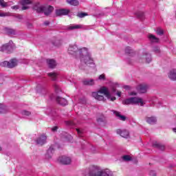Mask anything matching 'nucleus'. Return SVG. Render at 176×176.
<instances>
[{
	"mask_svg": "<svg viewBox=\"0 0 176 176\" xmlns=\"http://www.w3.org/2000/svg\"><path fill=\"white\" fill-rule=\"evenodd\" d=\"M113 112L117 118H119L120 120H122V122H126V116L120 115V112L116 111H113Z\"/></svg>",
	"mask_w": 176,
	"mask_h": 176,
	"instance_id": "19",
	"label": "nucleus"
},
{
	"mask_svg": "<svg viewBox=\"0 0 176 176\" xmlns=\"http://www.w3.org/2000/svg\"><path fill=\"white\" fill-rule=\"evenodd\" d=\"M69 13V10L65 9L56 10V16H67Z\"/></svg>",
	"mask_w": 176,
	"mask_h": 176,
	"instance_id": "11",
	"label": "nucleus"
},
{
	"mask_svg": "<svg viewBox=\"0 0 176 176\" xmlns=\"http://www.w3.org/2000/svg\"><path fill=\"white\" fill-rule=\"evenodd\" d=\"M146 121L148 124H155L157 122L156 117H147L146 118Z\"/></svg>",
	"mask_w": 176,
	"mask_h": 176,
	"instance_id": "17",
	"label": "nucleus"
},
{
	"mask_svg": "<svg viewBox=\"0 0 176 176\" xmlns=\"http://www.w3.org/2000/svg\"><path fill=\"white\" fill-rule=\"evenodd\" d=\"M149 174L151 176H156V172L155 170H151Z\"/></svg>",
	"mask_w": 176,
	"mask_h": 176,
	"instance_id": "44",
	"label": "nucleus"
},
{
	"mask_svg": "<svg viewBox=\"0 0 176 176\" xmlns=\"http://www.w3.org/2000/svg\"><path fill=\"white\" fill-rule=\"evenodd\" d=\"M56 101L58 103L60 104V105H62L63 107H65V105H67V104H68V102L67 101V100L64 98H61L60 96H58L56 98Z\"/></svg>",
	"mask_w": 176,
	"mask_h": 176,
	"instance_id": "15",
	"label": "nucleus"
},
{
	"mask_svg": "<svg viewBox=\"0 0 176 176\" xmlns=\"http://www.w3.org/2000/svg\"><path fill=\"white\" fill-rule=\"evenodd\" d=\"M27 9H30V7L25 6H23L22 10H27Z\"/></svg>",
	"mask_w": 176,
	"mask_h": 176,
	"instance_id": "47",
	"label": "nucleus"
},
{
	"mask_svg": "<svg viewBox=\"0 0 176 176\" xmlns=\"http://www.w3.org/2000/svg\"><path fill=\"white\" fill-rule=\"evenodd\" d=\"M47 64L49 68H51L52 69L56 68V66L57 65V63L54 60V59H47Z\"/></svg>",
	"mask_w": 176,
	"mask_h": 176,
	"instance_id": "13",
	"label": "nucleus"
},
{
	"mask_svg": "<svg viewBox=\"0 0 176 176\" xmlns=\"http://www.w3.org/2000/svg\"><path fill=\"white\" fill-rule=\"evenodd\" d=\"M116 133L121 137H123V138H127V137H129V135H130V133L129 132V131H127L126 129H123V130L117 129Z\"/></svg>",
	"mask_w": 176,
	"mask_h": 176,
	"instance_id": "9",
	"label": "nucleus"
},
{
	"mask_svg": "<svg viewBox=\"0 0 176 176\" xmlns=\"http://www.w3.org/2000/svg\"><path fill=\"white\" fill-rule=\"evenodd\" d=\"M83 176H112V172L108 169L101 170L98 166L91 165L84 172Z\"/></svg>",
	"mask_w": 176,
	"mask_h": 176,
	"instance_id": "1",
	"label": "nucleus"
},
{
	"mask_svg": "<svg viewBox=\"0 0 176 176\" xmlns=\"http://www.w3.org/2000/svg\"><path fill=\"white\" fill-rule=\"evenodd\" d=\"M54 10V8L52 6H45L43 13L45 16H49L52 12Z\"/></svg>",
	"mask_w": 176,
	"mask_h": 176,
	"instance_id": "10",
	"label": "nucleus"
},
{
	"mask_svg": "<svg viewBox=\"0 0 176 176\" xmlns=\"http://www.w3.org/2000/svg\"><path fill=\"white\" fill-rule=\"evenodd\" d=\"M131 100L132 101V104H140L141 107L144 105V102L141 98L133 97L131 98Z\"/></svg>",
	"mask_w": 176,
	"mask_h": 176,
	"instance_id": "14",
	"label": "nucleus"
},
{
	"mask_svg": "<svg viewBox=\"0 0 176 176\" xmlns=\"http://www.w3.org/2000/svg\"><path fill=\"white\" fill-rule=\"evenodd\" d=\"M138 17H139L140 19H141V17H144V12H138L137 14Z\"/></svg>",
	"mask_w": 176,
	"mask_h": 176,
	"instance_id": "42",
	"label": "nucleus"
},
{
	"mask_svg": "<svg viewBox=\"0 0 176 176\" xmlns=\"http://www.w3.org/2000/svg\"><path fill=\"white\" fill-rule=\"evenodd\" d=\"M22 115H24L25 116H30V115H31V112H30L27 110H23L22 111Z\"/></svg>",
	"mask_w": 176,
	"mask_h": 176,
	"instance_id": "39",
	"label": "nucleus"
},
{
	"mask_svg": "<svg viewBox=\"0 0 176 176\" xmlns=\"http://www.w3.org/2000/svg\"><path fill=\"white\" fill-rule=\"evenodd\" d=\"M137 90L138 93L144 94L146 93L148 90V85L146 84H140L137 87Z\"/></svg>",
	"mask_w": 176,
	"mask_h": 176,
	"instance_id": "8",
	"label": "nucleus"
},
{
	"mask_svg": "<svg viewBox=\"0 0 176 176\" xmlns=\"http://www.w3.org/2000/svg\"><path fill=\"white\" fill-rule=\"evenodd\" d=\"M156 34L157 35L162 36V35H163L164 34V31L161 28H157V30H156Z\"/></svg>",
	"mask_w": 176,
	"mask_h": 176,
	"instance_id": "32",
	"label": "nucleus"
},
{
	"mask_svg": "<svg viewBox=\"0 0 176 176\" xmlns=\"http://www.w3.org/2000/svg\"><path fill=\"white\" fill-rule=\"evenodd\" d=\"M129 95L130 96H137V93L136 92H131L130 94H129Z\"/></svg>",
	"mask_w": 176,
	"mask_h": 176,
	"instance_id": "50",
	"label": "nucleus"
},
{
	"mask_svg": "<svg viewBox=\"0 0 176 176\" xmlns=\"http://www.w3.org/2000/svg\"><path fill=\"white\" fill-rule=\"evenodd\" d=\"M44 24H45V25H49V24H50V22L47 21L44 22Z\"/></svg>",
	"mask_w": 176,
	"mask_h": 176,
	"instance_id": "52",
	"label": "nucleus"
},
{
	"mask_svg": "<svg viewBox=\"0 0 176 176\" xmlns=\"http://www.w3.org/2000/svg\"><path fill=\"white\" fill-rule=\"evenodd\" d=\"M5 32L8 34V35H16V30L12 29L10 28H5Z\"/></svg>",
	"mask_w": 176,
	"mask_h": 176,
	"instance_id": "20",
	"label": "nucleus"
},
{
	"mask_svg": "<svg viewBox=\"0 0 176 176\" xmlns=\"http://www.w3.org/2000/svg\"><path fill=\"white\" fill-rule=\"evenodd\" d=\"M122 104H123V105L133 104L132 101H131V98H129L128 99L123 100Z\"/></svg>",
	"mask_w": 176,
	"mask_h": 176,
	"instance_id": "29",
	"label": "nucleus"
},
{
	"mask_svg": "<svg viewBox=\"0 0 176 176\" xmlns=\"http://www.w3.org/2000/svg\"><path fill=\"white\" fill-rule=\"evenodd\" d=\"M101 94H104V96H105V97L107 98H110L111 97V94H109V91H108V88L106 87H100L98 92H93L92 97H94L96 100H98V101H103L104 96Z\"/></svg>",
	"mask_w": 176,
	"mask_h": 176,
	"instance_id": "2",
	"label": "nucleus"
},
{
	"mask_svg": "<svg viewBox=\"0 0 176 176\" xmlns=\"http://www.w3.org/2000/svg\"><path fill=\"white\" fill-rule=\"evenodd\" d=\"M125 53L126 54H131L133 53V50L130 47H126L125 49Z\"/></svg>",
	"mask_w": 176,
	"mask_h": 176,
	"instance_id": "36",
	"label": "nucleus"
},
{
	"mask_svg": "<svg viewBox=\"0 0 176 176\" xmlns=\"http://www.w3.org/2000/svg\"><path fill=\"white\" fill-rule=\"evenodd\" d=\"M117 96H118V97H120L122 96V92L120 91H117Z\"/></svg>",
	"mask_w": 176,
	"mask_h": 176,
	"instance_id": "51",
	"label": "nucleus"
},
{
	"mask_svg": "<svg viewBox=\"0 0 176 176\" xmlns=\"http://www.w3.org/2000/svg\"><path fill=\"white\" fill-rule=\"evenodd\" d=\"M80 60L82 63H85L86 65L94 64V60H93V58H91V55L88 53L86 55L81 56Z\"/></svg>",
	"mask_w": 176,
	"mask_h": 176,
	"instance_id": "4",
	"label": "nucleus"
},
{
	"mask_svg": "<svg viewBox=\"0 0 176 176\" xmlns=\"http://www.w3.org/2000/svg\"><path fill=\"white\" fill-rule=\"evenodd\" d=\"M8 112V107L4 104H0V113H6Z\"/></svg>",
	"mask_w": 176,
	"mask_h": 176,
	"instance_id": "26",
	"label": "nucleus"
},
{
	"mask_svg": "<svg viewBox=\"0 0 176 176\" xmlns=\"http://www.w3.org/2000/svg\"><path fill=\"white\" fill-rule=\"evenodd\" d=\"M153 52H155V53H160V48H159V47H155Z\"/></svg>",
	"mask_w": 176,
	"mask_h": 176,
	"instance_id": "41",
	"label": "nucleus"
},
{
	"mask_svg": "<svg viewBox=\"0 0 176 176\" xmlns=\"http://www.w3.org/2000/svg\"><path fill=\"white\" fill-rule=\"evenodd\" d=\"M27 27H28V28H32V23H27Z\"/></svg>",
	"mask_w": 176,
	"mask_h": 176,
	"instance_id": "48",
	"label": "nucleus"
},
{
	"mask_svg": "<svg viewBox=\"0 0 176 176\" xmlns=\"http://www.w3.org/2000/svg\"><path fill=\"white\" fill-rule=\"evenodd\" d=\"M98 123H102L104 122V118H99L97 119Z\"/></svg>",
	"mask_w": 176,
	"mask_h": 176,
	"instance_id": "43",
	"label": "nucleus"
},
{
	"mask_svg": "<svg viewBox=\"0 0 176 176\" xmlns=\"http://www.w3.org/2000/svg\"><path fill=\"white\" fill-rule=\"evenodd\" d=\"M68 52L69 54H73L78 52V47L76 45H70L68 48Z\"/></svg>",
	"mask_w": 176,
	"mask_h": 176,
	"instance_id": "21",
	"label": "nucleus"
},
{
	"mask_svg": "<svg viewBox=\"0 0 176 176\" xmlns=\"http://www.w3.org/2000/svg\"><path fill=\"white\" fill-rule=\"evenodd\" d=\"M122 159L125 162H130V160H131V157L130 155H124Z\"/></svg>",
	"mask_w": 176,
	"mask_h": 176,
	"instance_id": "37",
	"label": "nucleus"
},
{
	"mask_svg": "<svg viewBox=\"0 0 176 176\" xmlns=\"http://www.w3.org/2000/svg\"><path fill=\"white\" fill-rule=\"evenodd\" d=\"M58 160L61 164H71V158L66 156L59 157Z\"/></svg>",
	"mask_w": 176,
	"mask_h": 176,
	"instance_id": "7",
	"label": "nucleus"
},
{
	"mask_svg": "<svg viewBox=\"0 0 176 176\" xmlns=\"http://www.w3.org/2000/svg\"><path fill=\"white\" fill-rule=\"evenodd\" d=\"M82 28V25H71L67 27L68 31H72V30H79Z\"/></svg>",
	"mask_w": 176,
	"mask_h": 176,
	"instance_id": "24",
	"label": "nucleus"
},
{
	"mask_svg": "<svg viewBox=\"0 0 176 176\" xmlns=\"http://www.w3.org/2000/svg\"><path fill=\"white\" fill-rule=\"evenodd\" d=\"M45 10V6H40L38 9L36 10V13H43Z\"/></svg>",
	"mask_w": 176,
	"mask_h": 176,
	"instance_id": "31",
	"label": "nucleus"
},
{
	"mask_svg": "<svg viewBox=\"0 0 176 176\" xmlns=\"http://www.w3.org/2000/svg\"><path fill=\"white\" fill-rule=\"evenodd\" d=\"M142 58L143 60H146V63H147L148 64H149V63H151V61H152V58L151 56V54L146 53L145 55H143L142 56Z\"/></svg>",
	"mask_w": 176,
	"mask_h": 176,
	"instance_id": "22",
	"label": "nucleus"
},
{
	"mask_svg": "<svg viewBox=\"0 0 176 176\" xmlns=\"http://www.w3.org/2000/svg\"><path fill=\"white\" fill-rule=\"evenodd\" d=\"M168 76L169 78V79H170V80H176V69H172L168 74Z\"/></svg>",
	"mask_w": 176,
	"mask_h": 176,
	"instance_id": "12",
	"label": "nucleus"
},
{
	"mask_svg": "<svg viewBox=\"0 0 176 176\" xmlns=\"http://www.w3.org/2000/svg\"><path fill=\"white\" fill-rule=\"evenodd\" d=\"M1 67H6L7 68H14L17 65V60L12 58L10 61H4L0 63Z\"/></svg>",
	"mask_w": 176,
	"mask_h": 176,
	"instance_id": "3",
	"label": "nucleus"
},
{
	"mask_svg": "<svg viewBox=\"0 0 176 176\" xmlns=\"http://www.w3.org/2000/svg\"><path fill=\"white\" fill-rule=\"evenodd\" d=\"M148 38L152 43H159L160 42L159 38L152 34H148Z\"/></svg>",
	"mask_w": 176,
	"mask_h": 176,
	"instance_id": "16",
	"label": "nucleus"
},
{
	"mask_svg": "<svg viewBox=\"0 0 176 176\" xmlns=\"http://www.w3.org/2000/svg\"><path fill=\"white\" fill-rule=\"evenodd\" d=\"M47 75L50 77L52 80H56V79H57V74L54 72L48 73Z\"/></svg>",
	"mask_w": 176,
	"mask_h": 176,
	"instance_id": "28",
	"label": "nucleus"
},
{
	"mask_svg": "<svg viewBox=\"0 0 176 176\" xmlns=\"http://www.w3.org/2000/svg\"><path fill=\"white\" fill-rule=\"evenodd\" d=\"M11 9H13L14 10H17L19 9V6H12Z\"/></svg>",
	"mask_w": 176,
	"mask_h": 176,
	"instance_id": "45",
	"label": "nucleus"
},
{
	"mask_svg": "<svg viewBox=\"0 0 176 176\" xmlns=\"http://www.w3.org/2000/svg\"><path fill=\"white\" fill-rule=\"evenodd\" d=\"M41 6V3L39 2L34 3V6H33V10H36L38 8Z\"/></svg>",
	"mask_w": 176,
	"mask_h": 176,
	"instance_id": "38",
	"label": "nucleus"
},
{
	"mask_svg": "<svg viewBox=\"0 0 176 176\" xmlns=\"http://www.w3.org/2000/svg\"><path fill=\"white\" fill-rule=\"evenodd\" d=\"M32 4V1L31 0H21V5L22 6H25V5H31Z\"/></svg>",
	"mask_w": 176,
	"mask_h": 176,
	"instance_id": "27",
	"label": "nucleus"
},
{
	"mask_svg": "<svg viewBox=\"0 0 176 176\" xmlns=\"http://www.w3.org/2000/svg\"><path fill=\"white\" fill-rule=\"evenodd\" d=\"M0 52H6V53H12L13 52V47L8 43L3 45L0 47Z\"/></svg>",
	"mask_w": 176,
	"mask_h": 176,
	"instance_id": "5",
	"label": "nucleus"
},
{
	"mask_svg": "<svg viewBox=\"0 0 176 176\" xmlns=\"http://www.w3.org/2000/svg\"><path fill=\"white\" fill-rule=\"evenodd\" d=\"M10 16V12H3L0 10V17H8Z\"/></svg>",
	"mask_w": 176,
	"mask_h": 176,
	"instance_id": "33",
	"label": "nucleus"
},
{
	"mask_svg": "<svg viewBox=\"0 0 176 176\" xmlns=\"http://www.w3.org/2000/svg\"><path fill=\"white\" fill-rule=\"evenodd\" d=\"M99 80H105V74H101L98 78Z\"/></svg>",
	"mask_w": 176,
	"mask_h": 176,
	"instance_id": "40",
	"label": "nucleus"
},
{
	"mask_svg": "<svg viewBox=\"0 0 176 176\" xmlns=\"http://www.w3.org/2000/svg\"><path fill=\"white\" fill-rule=\"evenodd\" d=\"M47 140V136L45 134H42L37 140H36V142L38 145H45V143L46 142V140Z\"/></svg>",
	"mask_w": 176,
	"mask_h": 176,
	"instance_id": "6",
	"label": "nucleus"
},
{
	"mask_svg": "<svg viewBox=\"0 0 176 176\" xmlns=\"http://www.w3.org/2000/svg\"><path fill=\"white\" fill-rule=\"evenodd\" d=\"M111 101H115L116 100V97H113L111 98Z\"/></svg>",
	"mask_w": 176,
	"mask_h": 176,
	"instance_id": "54",
	"label": "nucleus"
},
{
	"mask_svg": "<svg viewBox=\"0 0 176 176\" xmlns=\"http://www.w3.org/2000/svg\"><path fill=\"white\" fill-rule=\"evenodd\" d=\"M86 16H89L87 12H78L77 16L80 19H83V17H86Z\"/></svg>",
	"mask_w": 176,
	"mask_h": 176,
	"instance_id": "30",
	"label": "nucleus"
},
{
	"mask_svg": "<svg viewBox=\"0 0 176 176\" xmlns=\"http://www.w3.org/2000/svg\"><path fill=\"white\" fill-rule=\"evenodd\" d=\"M112 91H113V93H116V88L113 87L112 88Z\"/></svg>",
	"mask_w": 176,
	"mask_h": 176,
	"instance_id": "53",
	"label": "nucleus"
},
{
	"mask_svg": "<svg viewBox=\"0 0 176 176\" xmlns=\"http://www.w3.org/2000/svg\"><path fill=\"white\" fill-rule=\"evenodd\" d=\"M153 146H154L155 148H157V149H160V151H164V149L166 148L164 145L157 142L154 143L153 144Z\"/></svg>",
	"mask_w": 176,
	"mask_h": 176,
	"instance_id": "25",
	"label": "nucleus"
},
{
	"mask_svg": "<svg viewBox=\"0 0 176 176\" xmlns=\"http://www.w3.org/2000/svg\"><path fill=\"white\" fill-rule=\"evenodd\" d=\"M54 89L56 93H60V91H61V88L57 84L54 85Z\"/></svg>",
	"mask_w": 176,
	"mask_h": 176,
	"instance_id": "35",
	"label": "nucleus"
},
{
	"mask_svg": "<svg viewBox=\"0 0 176 176\" xmlns=\"http://www.w3.org/2000/svg\"><path fill=\"white\" fill-rule=\"evenodd\" d=\"M82 83L83 85H85V86H94V85L96 84L94 79L84 80L82 81Z\"/></svg>",
	"mask_w": 176,
	"mask_h": 176,
	"instance_id": "18",
	"label": "nucleus"
},
{
	"mask_svg": "<svg viewBox=\"0 0 176 176\" xmlns=\"http://www.w3.org/2000/svg\"><path fill=\"white\" fill-rule=\"evenodd\" d=\"M76 130L78 134H79V135H80L82 134V131H80V130L79 129H76Z\"/></svg>",
	"mask_w": 176,
	"mask_h": 176,
	"instance_id": "49",
	"label": "nucleus"
},
{
	"mask_svg": "<svg viewBox=\"0 0 176 176\" xmlns=\"http://www.w3.org/2000/svg\"><path fill=\"white\" fill-rule=\"evenodd\" d=\"M0 6L1 8H8V2L5 1V0H0Z\"/></svg>",
	"mask_w": 176,
	"mask_h": 176,
	"instance_id": "34",
	"label": "nucleus"
},
{
	"mask_svg": "<svg viewBox=\"0 0 176 176\" xmlns=\"http://www.w3.org/2000/svg\"><path fill=\"white\" fill-rule=\"evenodd\" d=\"M52 149H53V148H51V147H50V149L48 150V152H52Z\"/></svg>",
	"mask_w": 176,
	"mask_h": 176,
	"instance_id": "56",
	"label": "nucleus"
},
{
	"mask_svg": "<svg viewBox=\"0 0 176 176\" xmlns=\"http://www.w3.org/2000/svg\"><path fill=\"white\" fill-rule=\"evenodd\" d=\"M67 3L71 5L72 6H78L79 1L78 0H66Z\"/></svg>",
	"mask_w": 176,
	"mask_h": 176,
	"instance_id": "23",
	"label": "nucleus"
},
{
	"mask_svg": "<svg viewBox=\"0 0 176 176\" xmlns=\"http://www.w3.org/2000/svg\"><path fill=\"white\" fill-rule=\"evenodd\" d=\"M58 130V126H54L52 128V131H57Z\"/></svg>",
	"mask_w": 176,
	"mask_h": 176,
	"instance_id": "46",
	"label": "nucleus"
},
{
	"mask_svg": "<svg viewBox=\"0 0 176 176\" xmlns=\"http://www.w3.org/2000/svg\"><path fill=\"white\" fill-rule=\"evenodd\" d=\"M1 151H2V147L0 146V152H1Z\"/></svg>",
	"mask_w": 176,
	"mask_h": 176,
	"instance_id": "57",
	"label": "nucleus"
},
{
	"mask_svg": "<svg viewBox=\"0 0 176 176\" xmlns=\"http://www.w3.org/2000/svg\"><path fill=\"white\" fill-rule=\"evenodd\" d=\"M124 89H130V87H129V86H125V87H124Z\"/></svg>",
	"mask_w": 176,
	"mask_h": 176,
	"instance_id": "55",
	"label": "nucleus"
}]
</instances>
